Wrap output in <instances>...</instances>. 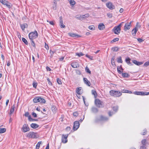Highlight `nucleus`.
Returning <instances> with one entry per match:
<instances>
[{"mask_svg":"<svg viewBox=\"0 0 149 149\" xmlns=\"http://www.w3.org/2000/svg\"><path fill=\"white\" fill-rule=\"evenodd\" d=\"M38 35V33L36 31L31 32L29 34V38L30 39L31 45L34 47H36V45L33 40L37 38Z\"/></svg>","mask_w":149,"mask_h":149,"instance_id":"1","label":"nucleus"},{"mask_svg":"<svg viewBox=\"0 0 149 149\" xmlns=\"http://www.w3.org/2000/svg\"><path fill=\"white\" fill-rule=\"evenodd\" d=\"M109 92L111 95L115 97H119L122 95L121 93L118 91L111 90Z\"/></svg>","mask_w":149,"mask_h":149,"instance_id":"2","label":"nucleus"},{"mask_svg":"<svg viewBox=\"0 0 149 149\" xmlns=\"http://www.w3.org/2000/svg\"><path fill=\"white\" fill-rule=\"evenodd\" d=\"M26 137L29 138L36 139L38 136L36 133L33 132H30L27 134Z\"/></svg>","mask_w":149,"mask_h":149,"instance_id":"3","label":"nucleus"},{"mask_svg":"<svg viewBox=\"0 0 149 149\" xmlns=\"http://www.w3.org/2000/svg\"><path fill=\"white\" fill-rule=\"evenodd\" d=\"M121 24H120L117 26L115 27L113 29L114 33L116 34H118L120 32V27Z\"/></svg>","mask_w":149,"mask_h":149,"instance_id":"4","label":"nucleus"},{"mask_svg":"<svg viewBox=\"0 0 149 149\" xmlns=\"http://www.w3.org/2000/svg\"><path fill=\"white\" fill-rule=\"evenodd\" d=\"M95 105L98 107H102V102L99 99H95Z\"/></svg>","mask_w":149,"mask_h":149,"instance_id":"5","label":"nucleus"},{"mask_svg":"<svg viewBox=\"0 0 149 149\" xmlns=\"http://www.w3.org/2000/svg\"><path fill=\"white\" fill-rule=\"evenodd\" d=\"M133 93L135 95H149V92H137L135 91L133 92Z\"/></svg>","mask_w":149,"mask_h":149,"instance_id":"6","label":"nucleus"},{"mask_svg":"<svg viewBox=\"0 0 149 149\" xmlns=\"http://www.w3.org/2000/svg\"><path fill=\"white\" fill-rule=\"evenodd\" d=\"M79 123L78 121H75L74 122L73 125V129L74 130H76L79 126Z\"/></svg>","mask_w":149,"mask_h":149,"instance_id":"7","label":"nucleus"},{"mask_svg":"<svg viewBox=\"0 0 149 149\" xmlns=\"http://www.w3.org/2000/svg\"><path fill=\"white\" fill-rule=\"evenodd\" d=\"M22 129L23 130V131L25 132L29 131L30 129L28 126V125L26 124H24L22 127Z\"/></svg>","mask_w":149,"mask_h":149,"instance_id":"8","label":"nucleus"},{"mask_svg":"<svg viewBox=\"0 0 149 149\" xmlns=\"http://www.w3.org/2000/svg\"><path fill=\"white\" fill-rule=\"evenodd\" d=\"M107 7L110 10H112L115 8V6L111 2H109L106 3Z\"/></svg>","mask_w":149,"mask_h":149,"instance_id":"9","label":"nucleus"},{"mask_svg":"<svg viewBox=\"0 0 149 149\" xmlns=\"http://www.w3.org/2000/svg\"><path fill=\"white\" fill-rule=\"evenodd\" d=\"M88 16V14H86L85 15H79L76 16L75 18L78 19H81L85 18L86 17H87Z\"/></svg>","mask_w":149,"mask_h":149,"instance_id":"10","label":"nucleus"},{"mask_svg":"<svg viewBox=\"0 0 149 149\" xmlns=\"http://www.w3.org/2000/svg\"><path fill=\"white\" fill-rule=\"evenodd\" d=\"M68 135L63 134L62 137V142L64 143H65L68 141L67 139Z\"/></svg>","mask_w":149,"mask_h":149,"instance_id":"11","label":"nucleus"},{"mask_svg":"<svg viewBox=\"0 0 149 149\" xmlns=\"http://www.w3.org/2000/svg\"><path fill=\"white\" fill-rule=\"evenodd\" d=\"M69 36H71L72 38H78L81 36L78 35V34L74 33H68Z\"/></svg>","mask_w":149,"mask_h":149,"instance_id":"12","label":"nucleus"},{"mask_svg":"<svg viewBox=\"0 0 149 149\" xmlns=\"http://www.w3.org/2000/svg\"><path fill=\"white\" fill-rule=\"evenodd\" d=\"M60 25L61 28H64L65 27V26L63 24V21L62 19V17L60 16Z\"/></svg>","mask_w":149,"mask_h":149,"instance_id":"13","label":"nucleus"},{"mask_svg":"<svg viewBox=\"0 0 149 149\" xmlns=\"http://www.w3.org/2000/svg\"><path fill=\"white\" fill-rule=\"evenodd\" d=\"M130 27V22L129 23H126L125 25L124 29L125 31L129 29Z\"/></svg>","mask_w":149,"mask_h":149,"instance_id":"14","label":"nucleus"},{"mask_svg":"<svg viewBox=\"0 0 149 149\" xmlns=\"http://www.w3.org/2000/svg\"><path fill=\"white\" fill-rule=\"evenodd\" d=\"M83 80L84 83L88 86H90L91 83L89 81H88L87 79L86 78H84Z\"/></svg>","mask_w":149,"mask_h":149,"instance_id":"15","label":"nucleus"},{"mask_svg":"<svg viewBox=\"0 0 149 149\" xmlns=\"http://www.w3.org/2000/svg\"><path fill=\"white\" fill-rule=\"evenodd\" d=\"M71 65L72 67L74 68L79 67V64L77 62H74L72 63L71 64Z\"/></svg>","mask_w":149,"mask_h":149,"instance_id":"16","label":"nucleus"},{"mask_svg":"<svg viewBox=\"0 0 149 149\" xmlns=\"http://www.w3.org/2000/svg\"><path fill=\"white\" fill-rule=\"evenodd\" d=\"M105 28V26L103 23L99 24L98 26V28L100 30H103Z\"/></svg>","mask_w":149,"mask_h":149,"instance_id":"17","label":"nucleus"},{"mask_svg":"<svg viewBox=\"0 0 149 149\" xmlns=\"http://www.w3.org/2000/svg\"><path fill=\"white\" fill-rule=\"evenodd\" d=\"M132 62L134 64L137 65H141L143 63L142 62L137 61L135 60H132Z\"/></svg>","mask_w":149,"mask_h":149,"instance_id":"18","label":"nucleus"},{"mask_svg":"<svg viewBox=\"0 0 149 149\" xmlns=\"http://www.w3.org/2000/svg\"><path fill=\"white\" fill-rule=\"evenodd\" d=\"M28 26L27 24L26 23L20 24V27L23 31H24L25 28H27Z\"/></svg>","mask_w":149,"mask_h":149,"instance_id":"19","label":"nucleus"},{"mask_svg":"<svg viewBox=\"0 0 149 149\" xmlns=\"http://www.w3.org/2000/svg\"><path fill=\"white\" fill-rule=\"evenodd\" d=\"M40 97H37L34 98L33 99V102L34 103H36L38 102H39L40 100Z\"/></svg>","mask_w":149,"mask_h":149,"instance_id":"20","label":"nucleus"},{"mask_svg":"<svg viewBox=\"0 0 149 149\" xmlns=\"http://www.w3.org/2000/svg\"><path fill=\"white\" fill-rule=\"evenodd\" d=\"M15 108V105L14 104L11 107L10 110V114H11L13 113L14 111V109Z\"/></svg>","mask_w":149,"mask_h":149,"instance_id":"21","label":"nucleus"},{"mask_svg":"<svg viewBox=\"0 0 149 149\" xmlns=\"http://www.w3.org/2000/svg\"><path fill=\"white\" fill-rule=\"evenodd\" d=\"M137 30V29L136 27L134 28L132 31V34L134 36H135Z\"/></svg>","mask_w":149,"mask_h":149,"instance_id":"22","label":"nucleus"},{"mask_svg":"<svg viewBox=\"0 0 149 149\" xmlns=\"http://www.w3.org/2000/svg\"><path fill=\"white\" fill-rule=\"evenodd\" d=\"M31 127L34 129H35L38 128L39 127V125L36 124L35 123H32L31 125Z\"/></svg>","mask_w":149,"mask_h":149,"instance_id":"23","label":"nucleus"},{"mask_svg":"<svg viewBox=\"0 0 149 149\" xmlns=\"http://www.w3.org/2000/svg\"><path fill=\"white\" fill-rule=\"evenodd\" d=\"M108 120L107 117L101 116L100 117V120L102 121H107Z\"/></svg>","mask_w":149,"mask_h":149,"instance_id":"24","label":"nucleus"},{"mask_svg":"<svg viewBox=\"0 0 149 149\" xmlns=\"http://www.w3.org/2000/svg\"><path fill=\"white\" fill-rule=\"evenodd\" d=\"M147 143V142L146 141V139H143L141 141V144L142 146H146V145Z\"/></svg>","mask_w":149,"mask_h":149,"instance_id":"25","label":"nucleus"},{"mask_svg":"<svg viewBox=\"0 0 149 149\" xmlns=\"http://www.w3.org/2000/svg\"><path fill=\"white\" fill-rule=\"evenodd\" d=\"M92 111L93 112L96 113L98 112V110L95 107H93L92 108Z\"/></svg>","mask_w":149,"mask_h":149,"instance_id":"26","label":"nucleus"},{"mask_svg":"<svg viewBox=\"0 0 149 149\" xmlns=\"http://www.w3.org/2000/svg\"><path fill=\"white\" fill-rule=\"evenodd\" d=\"M119 48L118 47H116L112 48L111 50L114 52H117L119 50Z\"/></svg>","mask_w":149,"mask_h":149,"instance_id":"27","label":"nucleus"},{"mask_svg":"<svg viewBox=\"0 0 149 149\" xmlns=\"http://www.w3.org/2000/svg\"><path fill=\"white\" fill-rule=\"evenodd\" d=\"M42 141H40L38 142L36 146V149H39L40 147V144L41 143Z\"/></svg>","mask_w":149,"mask_h":149,"instance_id":"28","label":"nucleus"},{"mask_svg":"<svg viewBox=\"0 0 149 149\" xmlns=\"http://www.w3.org/2000/svg\"><path fill=\"white\" fill-rule=\"evenodd\" d=\"M81 90V88L79 87L77 88V89L76 91V92L77 93L79 94L80 95V94H81V92L80 91Z\"/></svg>","mask_w":149,"mask_h":149,"instance_id":"29","label":"nucleus"},{"mask_svg":"<svg viewBox=\"0 0 149 149\" xmlns=\"http://www.w3.org/2000/svg\"><path fill=\"white\" fill-rule=\"evenodd\" d=\"M91 92L92 95H93L96 98L97 95L96 91L94 90H92Z\"/></svg>","mask_w":149,"mask_h":149,"instance_id":"30","label":"nucleus"},{"mask_svg":"<svg viewBox=\"0 0 149 149\" xmlns=\"http://www.w3.org/2000/svg\"><path fill=\"white\" fill-rule=\"evenodd\" d=\"M22 40L26 45H28V42L25 38H22Z\"/></svg>","mask_w":149,"mask_h":149,"instance_id":"31","label":"nucleus"},{"mask_svg":"<svg viewBox=\"0 0 149 149\" xmlns=\"http://www.w3.org/2000/svg\"><path fill=\"white\" fill-rule=\"evenodd\" d=\"M6 130V129L5 128H0V133H2L5 132Z\"/></svg>","mask_w":149,"mask_h":149,"instance_id":"32","label":"nucleus"},{"mask_svg":"<svg viewBox=\"0 0 149 149\" xmlns=\"http://www.w3.org/2000/svg\"><path fill=\"white\" fill-rule=\"evenodd\" d=\"M39 102L42 103H45L46 102L45 100L43 98L40 97Z\"/></svg>","mask_w":149,"mask_h":149,"instance_id":"33","label":"nucleus"},{"mask_svg":"<svg viewBox=\"0 0 149 149\" xmlns=\"http://www.w3.org/2000/svg\"><path fill=\"white\" fill-rule=\"evenodd\" d=\"M121 92L123 93H130V91L127 90L125 89H123L121 91Z\"/></svg>","mask_w":149,"mask_h":149,"instance_id":"34","label":"nucleus"},{"mask_svg":"<svg viewBox=\"0 0 149 149\" xmlns=\"http://www.w3.org/2000/svg\"><path fill=\"white\" fill-rule=\"evenodd\" d=\"M4 5H6L9 8H11V4L7 1V3H6Z\"/></svg>","mask_w":149,"mask_h":149,"instance_id":"35","label":"nucleus"},{"mask_svg":"<svg viewBox=\"0 0 149 149\" xmlns=\"http://www.w3.org/2000/svg\"><path fill=\"white\" fill-rule=\"evenodd\" d=\"M85 71L89 73L90 74H91V71H90L89 68L87 66H86L85 68Z\"/></svg>","mask_w":149,"mask_h":149,"instance_id":"36","label":"nucleus"},{"mask_svg":"<svg viewBox=\"0 0 149 149\" xmlns=\"http://www.w3.org/2000/svg\"><path fill=\"white\" fill-rule=\"evenodd\" d=\"M115 56H113L111 58V63H112V65L113 66H115L116 65L115 62H113V63H114V64H113V61H114L115 59Z\"/></svg>","mask_w":149,"mask_h":149,"instance_id":"37","label":"nucleus"},{"mask_svg":"<svg viewBox=\"0 0 149 149\" xmlns=\"http://www.w3.org/2000/svg\"><path fill=\"white\" fill-rule=\"evenodd\" d=\"M70 3L71 5L73 6L74 5L75 3V1L73 0H70Z\"/></svg>","mask_w":149,"mask_h":149,"instance_id":"38","label":"nucleus"},{"mask_svg":"<svg viewBox=\"0 0 149 149\" xmlns=\"http://www.w3.org/2000/svg\"><path fill=\"white\" fill-rule=\"evenodd\" d=\"M117 62L118 63H122V61L121 59V57H119L118 58Z\"/></svg>","mask_w":149,"mask_h":149,"instance_id":"39","label":"nucleus"},{"mask_svg":"<svg viewBox=\"0 0 149 149\" xmlns=\"http://www.w3.org/2000/svg\"><path fill=\"white\" fill-rule=\"evenodd\" d=\"M57 81L58 83L59 84H62L61 79H59V78H57Z\"/></svg>","mask_w":149,"mask_h":149,"instance_id":"40","label":"nucleus"},{"mask_svg":"<svg viewBox=\"0 0 149 149\" xmlns=\"http://www.w3.org/2000/svg\"><path fill=\"white\" fill-rule=\"evenodd\" d=\"M0 2L4 5L5 3H7V1L5 0H0Z\"/></svg>","mask_w":149,"mask_h":149,"instance_id":"41","label":"nucleus"},{"mask_svg":"<svg viewBox=\"0 0 149 149\" xmlns=\"http://www.w3.org/2000/svg\"><path fill=\"white\" fill-rule=\"evenodd\" d=\"M76 55L78 56L79 57L82 56L84 55V54L81 52H80V53H76Z\"/></svg>","mask_w":149,"mask_h":149,"instance_id":"42","label":"nucleus"},{"mask_svg":"<svg viewBox=\"0 0 149 149\" xmlns=\"http://www.w3.org/2000/svg\"><path fill=\"white\" fill-rule=\"evenodd\" d=\"M88 28L90 30H93L95 29V27L93 26H89Z\"/></svg>","mask_w":149,"mask_h":149,"instance_id":"43","label":"nucleus"},{"mask_svg":"<svg viewBox=\"0 0 149 149\" xmlns=\"http://www.w3.org/2000/svg\"><path fill=\"white\" fill-rule=\"evenodd\" d=\"M117 70L118 72L120 74L122 73V71L123 70L122 68H121V70L120 69V67H119V68H118V67L117 68Z\"/></svg>","mask_w":149,"mask_h":149,"instance_id":"44","label":"nucleus"},{"mask_svg":"<svg viewBox=\"0 0 149 149\" xmlns=\"http://www.w3.org/2000/svg\"><path fill=\"white\" fill-rule=\"evenodd\" d=\"M76 73L77 74L80 75L81 74V72L80 70H76Z\"/></svg>","mask_w":149,"mask_h":149,"instance_id":"45","label":"nucleus"},{"mask_svg":"<svg viewBox=\"0 0 149 149\" xmlns=\"http://www.w3.org/2000/svg\"><path fill=\"white\" fill-rule=\"evenodd\" d=\"M119 40V38H114L113 40H112L111 41V42H115L116 41H117Z\"/></svg>","mask_w":149,"mask_h":149,"instance_id":"46","label":"nucleus"},{"mask_svg":"<svg viewBox=\"0 0 149 149\" xmlns=\"http://www.w3.org/2000/svg\"><path fill=\"white\" fill-rule=\"evenodd\" d=\"M122 76L124 77H127L128 76V74L127 73H123L122 74Z\"/></svg>","mask_w":149,"mask_h":149,"instance_id":"47","label":"nucleus"},{"mask_svg":"<svg viewBox=\"0 0 149 149\" xmlns=\"http://www.w3.org/2000/svg\"><path fill=\"white\" fill-rule=\"evenodd\" d=\"M51 109L54 113H55V112L56 111V109H55V107H54V106L52 107L51 108Z\"/></svg>","mask_w":149,"mask_h":149,"instance_id":"48","label":"nucleus"},{"mask_svg":"<svg viewBox=\"0 0 149 149\" xmlns=\"http://www.w3.org/2000/svg\"><path fill=\"white\" fill-rule=\"evenodd\" d=\"M118 107L117 106L113 107V111H116L118 110Z\"/></svg>","mask_w":149,"mask_h":149,"instance_id":"49","label":"nucleus"},{"mask_svg":"<svg viewBox=\"0 0 149 149\" xmlns=\"http://www.w3.org/2000/svg\"><path fill=\"white\" fill-rule=\"evenodd\" d=\"M47 81H48V83L50 85H52V83L50 81V79L48 78H47Z\"/></svg>","mask_w":149,"mask_h":149,"instance_id":"50","label":"nucleus"},{"mask_svg":"<svg viewBox=\"0 0 149 149\" xmlns=\"http://www.w3.org/2000/svg\"><path fill=\"white\" fill-rule=\"evenodd\" d=\"M57 8V7L56 5L55 4H54L53 6V8L54 10H55Z\"/></svg>","mask_w":149,"mask_h":149,"instance_id":"51","label":"nucleus"},{"mask_svg":"<svg viewBox=\"0 0 149 149\" xmlns=\"http://www.w3.org/2000/svg\"><path fill=\"white\" fill-rule=\"evenodd\" d=\"M28 119L30 121H34V120H35L34 119H33L31 118V117L30 116H29Z\"/></svg>","mask_w":149,"mask_h":149,"instance_id":"52","label":"nucleus"},{"mask_svg":"<svg viewBox=\"0 0 149 149\" xmlns=\"http://www.w3.org/2000/svg\"><path fill=\"white\" fill-rule=\"evenodd\" d=\"M143 132L141 133V134L143 135H145L147 133V131L146 129H145L143 130Z\"/></svg>","mask_w":149,"mask_h":149,"instance_id":"53","label":"nucleus"},{"mask_svg":"<svg viewBox=\"0 0 149 149\" xmlns=\"http://www.w3.org/2000/svg\"><path fill=\"white\" fill-rule=\"evenodd\" d=\"M37 83H33V86L34 88H36L37 86Z\"/></svg>","mask_w":149,"mask_h":149,"instance_id":"54","label":"nucleus"},{"mask_svg":"<svg viewBox=\"0 0 149 149\" xmlns=\"http://www.w3.org/2000/svg\"><path fill=\"white\" fill-rule=\"evenodd\" d=\"M125 61L127 63H130V59L129 58H126L125 59Z\"/></svg>","mask_w":149,"mask_h":149,"instance_id":"55","label":"nucleus"},{"mask_svg":"<svg viewBox=\"0 0 149 149\" xmlns=\"http://www.w3.org/2000/svg\"><path fill=\"white\" fill-rule=\"evenodd\" d=\"M45 47L47 50H48L49 48L48 45L46 43H45Z\"/></svg>","mask_w":149,"mask_h":149,"instance_id":"56","label":"nucleus"},{"mask_svg":"<svg viewBox=\"0 0 149 149\" xmlns=\"http://www.w3.org/2000/svg\"><path fill=\"white\" fill-rule=\"evenodd\" d=\"M73 115L74 116H77L78 115L77 112H75L73 113Z\"/></svg>","mask_w":149,"mask_h":149,"instance_id":"57","label":"nucleus"},{"mask_svg":"<svg viewBox=\"0 0 149 149\" xmlns=\"http://www.w3.org/2000/svg\"><path fill=\"white\" fill-rule=\"evenodd\" d=\"M149 65V62H147L144 64V66H147Z\"/></svg>","mask_w":149,"mask_h":149,"instance_id":"58","label":"nucleus"},{"mask_svg":"<svg viewBox=\"0 0 149 149\" xmlns=\"http://www.w3.org/2000/svg\"><path fill=\"white\" fill-rule=\"evenodd\" d=\"M107 15L109 18H111L112 16V14L110 13H108Z\"/></svg>","mask_w":149,"mask_h":149,"instance_id":"59","label":"nucleus"},{"mask_svg":"<svg viewBox=\"0 0 149 149\" xmlns=\"http://www.w3.org/2000/svg\"><path fill=\"white\" fill-rule=\"evenodd\" d=\"M140 149H147L146 146H141L140 147Z\"/></svg>","mask_w":149,"mask_h":149,"instance_id":"60","label":"nucleus"},{"mask_svg":"<svg viewBox=\"0 0 149 149\" xmlns=\"http://www.w3.org/2000/svg\"><path fill=\"white\" fill-rule=\"evenodd\" d=\"M47 22H49V23L52 25H54V23L53 21H50L49 22L48 20H47Z\"/></svg>","mask_w":149,"mask_h":149,"instance_id":"61","label":"nucleus"},{"mask_svg":"<svg viewBox=\"0 0 149 149\" xmlns=\"http://www.w3.org/2000/svg\"><path fill=\"white\" fill-rule=\"evenodd\" d=\"M137 40L140 43L141 42L143 41L142 39L140 38L137 39Z\"/></svg>","mask_w":149,"mask_h":149,"instance_id":"62","label":"nucleus"},{"mask_svg":"<svg viewBox=\"0 0 149 149\" xmlns=\"http://www.w3.org/2000/svg\"><path fill=\"white\" fill-rule=\"evenodd\" d=\"M32 116L34 117H37V115L34 112H33L32 114Z\"/></svg>","mask_w":149,"mask_h":149,"instance_id":"63","label":"nucleus"},{"mask_svg":"<svg viewBox=\"0 0 149 149\" xmlns=\"http://www.w3.org/2000/svg\"><path fill=\"white\" fill-rule=\"evenodd\" d=\"M25 116L26 117H29V113L28 112H26L25 113Z\"/></svg>","mask_w":149,"mask_h":149,"instance_id":"64","label":"nucleus"}]
</instances>
